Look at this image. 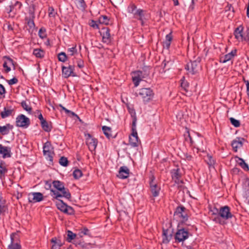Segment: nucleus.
<instances>
[{
  "instance_id": "f257e3e1",
  "label": "nucleus",
  "mask_w": 249,
  "mask_h": 249,
  "mask_svg": "<svg viewBox=\"0 0 249 249\" xmlns=\"http://www.w3.org/2000/svg\"><path fill=\"white\" fill-rule=\"evenodd\" d=\"M52 184L56 190L51 189L52 196L57 199L62 197H64L67 199L71 198V194L69 190L65 187L63 182L59 180H54Z\"/></svg>"
},
{
  "instance_id": "f03ea898",
  "label": "nucleus",
  "mask_w": 249,
  "mask_h": 249,
  "mask_svg": "<svg viewBox=\"0 0 249 249\" xmlns=\"http://www.w3.org/2000/svg\"><path fill=\"white\" fill-rule=\"evenodd\" d=\"M232 216L233 215L231 212L230 207L228 206H225L220 207L218 214L214 218L213 221L220 224H224L225 223L224 220L231 218Z\"/></svg>"
},
{
  "instance_id": "7ed1b4c3",
  "label": "nucleus",
  "mask_w": 249,
  "mask_h": 249,
  "mask_svg": "<svg viewBox=\"0 0 249 249\" xmlns=\"http://www.w3.org/2000/svg\"><path fill=\"white\" fill-rule=\"evenodd\" d=\"M154 96V92L150 88H142L137 94V96L142 99L144 104H146L152 100Z\"/></svg>"
},
{
  "instance_id": "20e7f679",
  "label": "nucleus",
  "mask_w": 249,
  "mask_h": 249,
  "mask_svg": "<svg viewBox=\"0 0 249 249\" xmlns=\"http://www.w3.org/2000/svg\"><path fill=\"white\" fill-rule=\"evenodd\" d=\"M185 209L183 207H178L174 213L175 219L181 222H184L187 220L188 217Z\"/></svg>"
},
{
  "instance_id": "39448f33",
  "label": "nucleus",
  "mask_w": 249,
  "mask_h": 249,
  "mask_svg": "<svg viewBox=\"0 0 249 249\" xmlns=\"http://www.w3.org/2000/svg\"><path fill=\"white\" fill-rule=\"evenodd\" d=\"M43 154L46 159L52 162L53 160V151L50 142H47L43 146Z\"/></svg>"
},
{
  "instance_id": "423d86ee",
  "label": "nucleus",
  "mask_w": 249,
  "mask_h": 249,
  "mask_svg": "<svg viewBox=\"0 0 249 249\" xmlns=\"http://www.w3.org/2000/svg\"><path fill=\"white\" fill-rule=\"evenodd\" d=\"M16 123L17 126L26 128L29 125L30 121L28 117L21 114L17 117Z\"/></svg>"
},
{
  "instance_id": "0eeeda50",
  "label": "nucleus",
  "mask_w": 249,
  "mask_h": 249,
  "mask_svg": "<svg viewBox=\"0 0 249 249\" xmlns=\"http://www.w3.org/2000/svg\"><path fill=\"white\" fill-rule=\"evenodd\" d=\"M189 233L185 229L178 230L175 234V240L178 242L184 241L189 237Z\"/></svg>"
},
{
  "instance_id": "6e6552de",
  "label": "nucleus",
  "mask_w": 249,
  "mask_h": 249,
  "mask_svg": "<svg viewBox=\"0 0 249 249\" xmlns=\"http://www.w3.org/2000/svg\"><path fill=\"white\" fill-rule=\"evenodd\" d=\"M86 138V143L90 151H94L96 148L98 141L97 139L91 137L89 134L85 135Z\"/></svg>"
},
{
  "instance_id": "1a4fd4ad",
  "label": "nucleus",
  "mask_w": 249,
  "mask_h": 249,
  "mask_svg": "<svg viewBox=\"0 0 249 249\" xmlns=\"http://www.w3.org/2000/svg\"><path fill=\"white\" fill-rule=\"evenodd\" d=\"M57 208L61 211L68 214H72L73 213V210L71 206H69L64 203L61 200H58L56 203Z\"/></svg>"
},
{
  "instance_id": "9d476101",
  "label": "nucleus",
  "mask_w": 249,
  "mask_h": 249,
  "mask_svg": "<svg viewBox=\"0 0 249 249\" xmlns=\"http://www.w3.org/2000/svg\"><path fill=\"white\" fill-rule=\"evenodd\" d=\"M199 67V62L194 61L188 63L185 66V69L188 71L189 73L194 74L198 71Z\"/></svg>"
},
{
  "instance_id": "9b49d317",
  "label": "nucleus",
  "mask_w": 249,
  "mask_h": 249,
  "mask_svg": "<svg viewBox=\"0 0 249 249\" xmlns=\"http://www.w3.org/2000/svg\"><path fill=\"white\" fill-rule=\"evenodd\" d=\"M129 144L133 147L139 146L141 143V141L139 139L137 132H131L129 136Z\"/></svg>"
},
{
  "instance_id": "f8f14e48",
  "label": "nucleus",
  "mask_w": 249,
  "mask_h": 249,
  "mask_svg": "<svg viewBox=\"0 0 249 249\" xmlns=\"http://www.w3.org/2000/svg\"><path fill=\"white\" fill-rule=\"evenodd\" d=\"M155 178L153 176L150 178L151 181L150 182V190L152 195L154 197L159 196L160 188L157 185V184L154 181Z\"/></svg>"
},
{
  "instance_id": "ddd939ff",
  "label": "nucleus",
  "mask_w": 249,
  "mask_h": 249,
  "mask_svg": "<svg viewBox=\"0 0 249 249\" xmlns=\"http://www.w3.org/2000/svg\"><path fill=\"white\" fill-rule=\"evenodd\" d=\"M236 53L237 50L236 49L232 50L229 53L223 56H221L220 58V62L222 63H225L232 60L236 55Z\"/></svg>"
},
{
  "instance_id": "4468645a",
  "label": "nucleus",
  "mask_w": 249,
  "mask_h": 249,
  "mask_svg": "<svg viewBox=\"0 0 249 249\" xmlns=\"http://www.w3.org/2000/svg\"><path fill=\"white\" fill-rule=\"evenodd\" d=\"M243 30L244 27L242 25H240L236 28L234 30V35L235 36V37L239 41H243L246 39V36L243 35Z\"/></svg>"
},
{
  "instance_id": "2eb2a0df",
  "label": "nucleus",
  "mask_w": 249,
  "mask_h": 249,
  "mask_svg": "<svg viewBox=\"0 0 249 249\" xmlns=\"http://www.w3.org/2000/svg\"><path fill=\"white\" fill-rule=\"evenodd\" d=\"M132 80L135 87L139 85L140 82L144 78L142 73L141 71H137L132 73Z\"/></svg>"
},
{
  "instance_id": "dca6fc26",
  "label": "nucleus",
  "mask_w": 249,
  "mask_h": 249,
  "mask_svg": "<svg viewBox=\"0 0 249 249\" xmlns=\"http://www.w3.org/2000/svg\"><path fill=\"white\" fill-rule=\"evenodd\" d=\"M245 139L243 138L237 137L232 141L231 146L234 151H237L238 149L242 147Z\"/></svg>"
},
{
  "instance_id": "f3484780",
  "label": "nucleus",
  "mask_w": 249,
  "mask_h": 249,
  "mask_svg": "<svg viewBox=\"0 0 249 249\" xmlns=\"http://www.w3.org/2000/svg\"><path fill=\"white\" fill-rule=\"evenodd\" d=\"M102 30L101 34L102 36L103 41L107 43H110L111 41L110 30L107 27H105L102 29Z\"/></svg>"
},
{
  "instance_id": "a211bd4d",
  "label": "nucleus",
  "mask_w": 249,
  "mask_h": 249,
  "mask_svg": "<svg viewBox=\"0 0 249 249\" xmlns=\"http://www.w3.org/2000/svg\"><path fill=\"white\" fill-rule=\"evenodd\" d=\"M15 112V110L11 106H6L4 107L3 110L0 113V116L4 119L12 115Z\"/></svg>"
},
{
  "instance_id": "6ab92c4d",
  "label": "nucleus",
  "mask_w": 249,
  "mask_h": 249,
  "mask_svg": "<svg viewBox=\"0 0 249 249\" xmlns=\"http://www.w3.org/2000/svg\"><path fill=\"white\" fill-rule=\"evenodd\" d=\"M62 70V75L65 78H68L71 75H74L72 74L73 73L74 67L71 65H70L69 67L63 66Z\"/></svg>"
},
{
  "instance_id": "aec40b11",
  "label": "nucleus",
  "mask_w": 249,
  "mask_h": 249,
  "mask_svg": "<svg viewBox=\"0 0 249 249\" xmlns=\"http://www.w3.org/2000/svg\"><path fill=\"white\" fill-rule=\"evenodd\" d=\"M11 150L10 147L4 146L0 144V154L2 155L3 158L10 157L11 156Z\"/></svg>"
},
{
  "instance_id": "412c9836",
  "label": "nucleus",
  "mask_w": 249,
  "mask_h": 249,
  "mask_svg": "<svg viewBox=\"0 0 249 249\" xmlns=\"http://www.w3.org/2000/svg\"><path fill=\"white\" fill-rule=\"evenodd\" d=\"M129 170L126 166H123L120 168L117 176L122 179L126 178L129 176Z\"/></svg>"
},
{
  "instance_id": "4be33fe9",
  "label": "nucleus",
  "mask_w": 249,
  "mask_h": 249,
  "mask_svg": "<svg viewBox=\"0 0 249 249\" xmlns=\"http://www.w3.org/2000/svg\"><path fill=\"white\" fill-rule=\"evenodd\" d=\"M51 242L52 244L51 249H59L63 244L59 238L55 237L51 239Z\"/></svg>"
},
{
  "instance_id": "5701e85b",
  "label": "nucleus",
  "mask_w": 249,
  "mask_h": 249,
  "mask_svg": "<svg viewBox=\"0 0 249 249\" xmlns=\"http://www.w3.org/2000/svg\"><path fill=\"white\" fill-rule=\"evenodd\" d=\"M13 128V126L9 124L4 126H0V133L3 135H7L9 133L10 130Z\"/></svg>"
},
{
  "instance_id": "b1692460",
  "label": "nucleus",
  "mask_w": 249,
  "mask_h": 249,
  "mask_svg": "<svg viewBox=\"0 0 249 249\" xmlns=\"http://www.w3.org/2000/svg\"><path fill=\"white\" fill-rule=\"evenodd\" d=\"M8 170L3 162L0 163V178L2 179L4 178L5 174L7 172Z\"/></svg>"
},
{
  "instance_id": "393cba45",
  "label": "nucleus",
  "mask_w": 249,
  "mask_h": 249,
  "mask_svg": "<svg viewBox=\"0 0 249 249\" xmlns=\"http://www.w3.org/2000/svg\"><path fill=\"white\" fill-rule=\"evenodd\" d=\"M30 196H33L32 200L34 202H39L43 199V195L40 193H32Z\"/></svg>"
},
{
  "instance_id": "a878e982",
  "label": "nucleus",
  "mask_w": 249,
  "mask_h": 249,
  "mask_svg": "<svg viewBox=\"0 0 249 249\" xmlns=\"http://www.w3.org/2000/svg\"><path fill=\"white\" fill-rule=\"evenodd\" d=\"M11 65H13V66H14L13 61L12 60V59L10 58H8L7 61L5 62L3 64V67L5 68V71L6 72H8L9 71H10L11 68L8 66ZM14 69H15V67H14Z\"/></svg>"
},
{
  "instance_id": "bb28decb",
  "label": "nucleus",
  "mask_w": 249,
  "mask_h": 249,
  "mask_svg": "<svg viewBox=\"0 0 249 249\" xmlns=\"http://www.w3.org/2000/svg\"><path fill=\"white\" fill-rule=\"evenodd\" d=\"M236 162L244 170L248 171L249 170L248 165L245 162V161L241 158L236 157Z\"/></svg>"
},
{
  "instance_id": "cd10ccee",
  "label": "nucleus",
  "mask_w": 249,
  "mask_h": 249,
  "mask_svg": "<svg viewBox=\"0 0 249 249\" xmlns=\"http://www.w3.org/2000/svg\"><path fill=\"white\" fill-rule=\"evenodd\" d=\"M172 40V36L171 34L166 36L165 40L163 42V46L164 48L168 49L170 46L171 42Z\"/></svg>"
},
{
  "instance_id": "c85d7f7f",
  "label": "nucleus",
  "mask_w": 249,
  "mask_h": 249,
  "mask_svg": "<svg viewBox=\"0 0 249 249\" xmlns=\"http://www.w3.org/2000/svg\"><path fill=\"white\" fill-rule=\"evenodd\" d=\"M75 3L77 7L82 10H83L85 9L86 4L84 1V0H72Z\"/></svg>"
},
{
  "instance_id": "c756f323",
  "label": "nucleus",
  "mask_w": 249,
  "mask_h": 249,
  "mask_svg": "<svg viewBox=\"0 0 249 249\" xmlns=\"http://www.w3.org/2000/svg\"><path fill=\"white\" fill-rule=\"evenodd\" d=\"M98 22L100 24L107 25L109 22V18L107 16H101L98 18Z\"/></svg>"
},
{
  "instance_id": "7c9ffc66",
  "label": "nucleus",
  "mask_w": 249,
  "mask_h": 249,
  "mask_svg": "<svg viewBox=\"0 0 249 249\" xmlns=\"http://www.w3.org/2000/svg\"><path fill=\"white\" fill-rule=\"evenodd\" d=\"M21 105L24 110L27 111L29 113H31L32 107L30 106V104L29 102H27L24 101H22L21 103Z\"/></svg>"
},
{
  "instance_id": "2f4dec72",
  "label": "nucleus",
  "mask_w": 249,
  "mask_h": 249,
  "mask_svg": "<svg viewBox=\"0 0 249 249\" xmlns=\"http://www.w3.org/2000/svg\"><path fill=\"white\" fill-rule=\"evenodd\" d=\"M41 125L43 130L47 132H49L52 129L51 124H49L46 120L41 122Z\"/></svg>"
},
{
  "instance_id": "473e14b6",
  "label": "nucleus",
  "mask_w": 249,
  "mask_h": 249,
  "mask_svg": "<svg viewBox=\"0 0 249 249\" xmlns=\"http://www.w3.org/2000/svg\"><path fill=\"white\" fill-rule=\"evenodd\" d=\"M168 231L167 230H163L162 233V242L165 244L168 243L171 239V235H167Z\"/></svg>"
},
{
  "instance_id": "72a5a7b5",
  "label": "nucleus",
  "mask_w": 249,
  "mask_h": 249,
  "mask_svg": "<svg viewBox=\"0 0 249 249\" xmlns=\"http://www.w3.org/2000/svg\"><path fill=\"white\" fill-rule=\"evenodd\" d=\"M11 243L9 246L11 249H21V246L18 242H14L13 235L11 236Z\"/></svg>"
},
{
  "instance_id": "f704fd0d",
  "label": "nucleus",
  "mask_w": 249,
  "mask_h": 249,
  "mask_svg": "<svg viewBox=\"0 0 249 249\" xmlns=\"http://www.w3.org/2000/svg\"><path fill=\"white\" fill-rule=\"evenodd\" d=\"M33 54L38 58H42L44 56V51L40 49H35L33 51Z\"/></svg>"
},
{
  "instance_id": "c9c22d12",
  "label": "nucleus",
  "mask_w": 249,
  "mask_h": 249,
  "mask_svg": "<svg viewBox=\"0 0 249 249\" xmlns=\"http://www.w3.org/2000/svg\"><path fill=\"white\" fill-rule=\"evenodd\" d=\"M131 14H133L134 16H139V19L142 20V18L143 16V11L139 9H137L136 8L134 10V12Z\"/></svg>"
},
{
  "instance_id": "e433bc0d",
  "label": "nucleus",
  "mask_w": 249,
  "mask_h": 249,
  "mask_svg": "<svg viewBox=\"0 0 249 249\" xmlns=\"http://www.w3.org/2000/svg\"><path fill=\"white\" fill-rule=\"evenodd\" d=\"M102 130L104 134L108 138H109L111 136V130L109 127L107 126H103L102 127Z\"/></svg>"
},
{
  "instance_id": "4c0bfd02",
  "label": "nucleus",
  "mask_w": 249,
  "mask_h": 249,
  "mask_svg": "<svg viewBox=\"0 0 249 249\" xmlns=\"http://www.w3.org/2000/svg\"><path fill=\"white\" fill-rule=\"evenodd\" d=\"M58 59L59 61L64 62L67 59V56L64 52H61L58 54Z\"/></svg>"
},
{
  "instance_id": "58836bf2",
  "label": "nucleus",
  "mask_w": 249,
  "mask_h": 249,
  "mask_svg": "<svg viewBox=\"0 0 249 249\" xmlns=\"http://www.w3.org/2000/svg\"><path fill=\"white\" fill-rule=\"evenodd\" d=\"M67 240L68 242H70L72 240L74 239L76 235L75 233H73L71 231H67Z\"/></svg>"
},
{
  "instance_id": "ea45409f",
  "label": "nucleus",
  "mask_w": 249,
  "mask_h": 249,
  "mask_svg": "<svg viewBox=\"0 0 249 249\" xmlns=\"http://www.w3.org/2000/svg\"><path fill=\"white\" fill-rule=\"evenodd\" d=\"M57 13L55 12L54 8L53 7H49L48 8V15L50 18H54Z\"/></svg>"
},
{
  "instance_id": "a19ab883",
  "label": "nucleus",
  "mask_w": 249,
  "mask_h": 249,
  "mask_svg": "<svg viewBox=\"0 0 249 249\" xmlns=\"http://www.w3.org/2000/svg\"><path fill=\"white\" fill-rule=\"evenodd\" d=\"M172 178L175 179V182L179 181V178H180V175L178 172V170L177 169L175 171H174V172L172 173Z\"/></svg>"
},
{
  "instance_id": "79ce46f5",
  "label": "nucleus",
  "mask_w": 249,
  "mask_h": 249,
  "mask_svg": "<svg viewBox=\"0 0 249 249\" xmlns=\"http://www.w3.org/2000/svg\"><path fill=\"white\" fill-rule=\"evenodd\" d=\"M73 176L76 179H78L82 176V172L79 169H76L73 172Z\"/></svg>"
},
{
  "instance_id": "37998d69",
  "label": "nucleus",
  "mask_w": 249,
  "mask_h": 249,
  "mask_svg": "<svg viewBox=\"0 0 249 249\" xmlns=\"http://www.w3.org/2000/svg\"><path fill=\"white\" fill-rule=\"evenodd\" d=\"M59 162L60 165H61L62 166H67L68 164V159H67V158H66L64 157H62L60 159Z\"/></svg>"
},
{
  "instance_id": "c03bdc74",
  "label": "nucleus",
  "mask_w": 249,
  "mask_h": 249,
  "mask_svg": "<svg viewBox=\"0 0 249 249\" xmlns=\"http://www.w3.org/2000/svg\"><path fill=\"white\" fill-rule=\"evenodd\" d=\"M90 235L89 230L86 227H84L83 229H81L80 232H79V236L80 237H83V235Z\"/></svg>"
},
{
  "instance_id": "a18cd8bd",
  "label": "nucleus",
  "mask_w": 249,
  "mask_h": 249,
  "mask_svg": "<svg viewBox=\"0 0 249 249\" xmlns=\"http://www.w3.org/2000/svg\"><path fill=\"white\" fill-rule=\"evenodd\" d=\"M231 124L235 127H239L240 125L239 121L233 118H230V119Z\"/></svg>"
},
{
  "instance_id": "49530a36",
  "label": "nucleus",
  "mask_w": 249,
  "mask_h": 249,
  "mask_svg": "<svg viewBox=\"0 0 249 249\" xmlns=\"http://www.w3.org/2000/svg\"><path fill=\"white\" fill-rule=\"evenodd\" d=\"M77 52L76 45L74 47H72L71 48H69L68 49V53H69V55H73L74 54L76 53Z\"/></svg>"
},
{
  "instance_id": "de8ad7c7",
  "label": "nucleus",
  "mask_w": 249,
  "mask_h": 249,
  "mask_svg": "<svg viewBox=\"0 0 249 249\" xmlns=\"http://www.w3.org/2000/svg\"><path fill=\"white\" fill-rule=\"evenodd\" d=\"M135 116L133 117V121H132V129L131 131L132 132H137L136 130V121L137 119L136 117L135 116V113L134 112Z\"/></svg>"
},
{
  "instance_id": "09e8293b",
  "label": "nucleus",
  "mask_w": 249,
  "mask_h": 249,
  "mask_svg": "<svg viewBox=\"0 0 249 249\" xmlns=\"http://www.w3.org/2000/svg\"><path fill=\"white\" fill-rule=\"evenodd\" d=\"M206 160L207 161L208 164L210 166H212V165H213L214 163V161L212 157L210 155H208L207 156Z\"/></svg>"
},
{
  "instance_id": "8fccbe9b",
  "label": "nucleus",
  "mask_w": 249,
  "mask_h": 249,
  "mask_svg": "<svg viewBox=\"0 0 249 249\" xmlns=\"http://www.w3.org/2000/svg\"><path fill=\"white\" fill-rule=\"evenodd\" d=\"M59 106L62 108V109L63 110H64L67 114L71 115L73 116H77L73 112H72L71 110L67 109L65 107H64L62 105H59Z\"/></svg>"
},
{
  "instance_id": "3c124183",
  "label": "nucleus",
  "mask_w": 249,
  "mask_h": 249,
  "mask_svg": "<svg viewBox=\"0 0 249 249\" xmlns=\"http://www.w3.org/2000/svg\"><path fill=\"white\" fill-rule=\"evenodd\" d=\"M89 25L94 29H99V25L97 22L93 20H91L90 21V22L89 23Z\"/></svg>"
},
{
  "instance_id": "603ef678",
  "label": "nucleus",
  "mask_w": 249,
  "mask_h": 249,
  "mask_svg": "<svg viewBox=\"0 0 249 249\" xmlns=\"http://www.w3.org/2000/svg\"><path fill=\"white\" fill-rule=\"evenodd\" d=\"M38 35H39V36L41 38H45L46 36V34L45 33V30L43 29L42 28H41L38 32Z\"/></svg>"
},
{
  "instance_id": "864d4df0",
  "label": "nucleus",
  "mask_w": 249,
  "mask_h": 249,
  "mask_svg": "<svg viewBox=\"0 0 249 249\" xmlns=\"http://www.w3.org/2000/svg\"><path fill=\"white\" fill-rule=\"evenodd\" d=\"M244 197L245 201L249 204V189L245 192Z\"/></svg>"
},
{
  "instance_id": "5fc2aeb1",
  "label": "nucleus",
  "mask_w": 249,
  "mask_h": 249,
  "mask_svg": "<svg viewBox=\"0 0 249 249\" xmlns=\"http://www.w3.org/2000/svg\"><path fill=\"white\" fill-rule=\"evenodd\" d=\"M22 6V4L19 1H16L15 3L12 5L11 6V8L12 7V8H14V7H16V8H17L18 9H19Z\"/></svg>"
},
{
  "instance_id": "6e6d98bb",
  "label": "nucleus",
  "mask_w": 249,
  "mask_h": 249,
  "mask_svg": "<svg viewBox=\"0 0 249 249\" xmlns=\"http://www.w3.org/2000/svg\"><path fill=\"white\" fill-rule=\"evenodd\" d=\"M136 7L134 4H131L127 8V11L129 13H132L134 12V10L136 9Z\"/></svg>"
},
{
  "instance_id": "4d7b16f0",
  "label": "nucleus",
  "mask_w": 249,
  "mask_h": 249,
  "mask_svg": "<svg viewBox=\"0 0 249 249\" xmlns=\"http://www.w3.org/2000/svg\"><path fill=\"white\" fill-rule=\"evenodd\" d=\"M35 113L37 114L38 115V118L40 120V123L43 122V121L45 120L43 118V116H42V114L41 113L40 110H36V112H35Z\"/></svg>"
},
{
  "instance_id": "13d9d810",
  "label": "nucleus",
  "mask_w": 249,
  "mask_h": 249,
  "mask_svg": "<svg viewBox=\"0 0 249 249\" xmlns=\"http://www.w3.org/2000/svg\"><path fill=\"white\" fill-rule=\"evenodd\" d=\"M181 86L185 90H187V88L188 87V83L187 82L184 81V79L181 80Z\"/></svg>"
},
{
  "instance_id": "bf43d9fd",
  "label": "nucleus",
  "mask_w": 249,
  "mask_h": 249,
  "mask_svg": "<svg viewBox=\"0 0 249 249\" xmlns=\"http://www.w3.org/2000/svg\"><path fill=\"white\" fill-rule=\"evenodd\" d=\"M18 82V79L14 77V78L9 80L8 81V83L10 85H12L15 84L17 83Z\"/></svg>"
},
{
  "instance_id": "052dcab7",
  "label": "nucleus",
  "mask_w": 249,
  "mask_h": 249,
  "mask_svg": "<svg viewBox=\"0 0 249 249\" xmlns=\"http://www.w3.org/2000/svg\"><path fill=\"white\" fill-rule=\"evenodd\" d=\"M79 245L80 246H81V247L83 248H89V247L91 246L90 244H87V243H79Z\"/></svg>"
},
{
  "instance_id": "680f3d73",
  "label": "nucleus",
  "mask_w": 249,
  "mask_h": 249,
  "mask_svg": "<svg viewBox=\"0 0 249 249\" xmlns=\"http://www.w3.org/2000/svg\"><path fill=\"white\" fill-rule=\"evenodd\" d=\"M211 212L212 213V214L215 215L216 216L218 214L219 210L214 208L213 210H211Z\"/></svg>"
},
{
  "instance_id": "e2e57ef3",
  "label": "nucleus",
  "mask_w": 249,
  "mask_h": 249,
  "mask_svg": "<svg viewBox=\"0 0 249 249\" xmlns=\"http://www.w3.org/2000/svg\"><path fill=\"white\" fill-rule=\"evenodd\" d=\"M52 184L50 182L46 181L45 182V188L46 189H51Z\"/></svg>"
},
{
  "instance_id": "0e129e2a",
  "label": "nucleus",
  "mask_w": 249,
  "mask_h": 249,
  "mask_svg": "<svg viewBox=\"0 0 249 249\" xmlns=\"http://www.w3.org/2000/svg\"><path fill=\"white\" fill-rule=\"evenodd\" d=\"M244 40L247 41L249 45V29L246 31V39Z\"/></svg>"
},
{
  "instance_id": "69168bd1",
  "label": "nucleus",
  "mask_w": 249,
  "mask_h": 249,
  "mask_svg": "<svg viewBox=\"0 0 249 249\" xmlns=\"http://www.w3.org/2000/svg\"><path fill=\"white\" fill-rule=\"evenodd\" d=\"M77 66L79 68H82L84 67V62L82 60H78L77 61Z\"/></svg>"
},
{
  "instance_id": "338daca9",
  "label": "nucleus",
  "mask_w": 249,
  "mask_h": 249,
  "mask_svg": "<svg viewBox=\"0 0 249 249\" xmlns=\"http://www.w3.org/2000/svg\"><path fill=\"white\" fill-rule=\"evenodd\" d=\"M5 90L4 87L2 85L0 84V95H2L5 93Z\"/></svg>"
},
{
  "instance_id": "774afa93",
  "label": "nucleus",
  "mask_w": 249,
  "mask_h": 249,
  "mask_svg": "<svg viewBox=\"0 0 249 249\" xmlns=\"http://www.w3.org/2000/svg\"><path fill=\"white\" fill-rule=\"evenodd\" d=\"M28 24L31 27L35 26V23L33 20L29 21Z\"/></svg>"
}]
</instances>
